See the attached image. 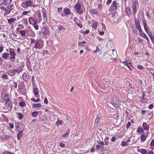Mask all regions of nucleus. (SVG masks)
Returning a JSON list of instances; mask_svg holds the SVG:
<instances>
[{"mask_svg":"<svg viewBox=\"0 0 154 154\" xmlns=\"http://www.w3.org/2000/svg\"><path fill=\"white\" fill-rule=\"evenodd\" d=\"M23 68L22 67L19 66L17 69H14L15 72H17L18 74L20 73L23 70Z\"/></svg>","mask_w":154,"mask_h":154,"instance_id":"nucleus-18","label":"nucleus"},{"mask_svg":"<svg viewBox=\"0 0 154 154\" xmlns=\"http://www.w3.org/2000/svg\"><path fill=\"white\" fill-rule=\"evenodd\" d=\"M63 11L66 15H69L70 13V11L69 9L66 7L64 8Z\"/></svg>","mask_w":154,"mask_h":154,"instance_id":"nucleus-19","label":"nucleus"},{"mask_svg":"<svg viewBox=\"0 0 154 154\" xmlns=\"http://www.w3.org/2000/svg\"><path fill=\"white\" fill-rule=\"evenodd\" d=\"M133 32L136 35H137L138 34V33L137 32V29L135 28L133 29Z\"/></svg>","mask_w":154,"mask_h":154,"instance_id":"nucleus-53","label":"nucleus"},{"mask_svg":"<svg viewBox=\"0 0 154 154\" xmlns=\"http://www.w3.org/2000/svg\"><path fill=\"white\" fill-rule=\"evenodd\" d=\"M40 122H44L45 121H47L48 120L47 117L46 115H43L40 117L39 118Z\"/></svg>","mask_w":154,"mask_h":154,"instance_id":"nucleus-9","label":"nucleus"},{"mask_svg":"<svg viewBox=\"0 0 154 154\" xmlns=\"http://www.w3.org/2000/svg\"><path fill=\"white\" fill-rule=\"evenodd\" d=\"M107 82L106 81V79H103L102 80V82H101V84L103 85L104 87H106L108 85L106 84Z\"/></svg>","mask_w":154,"mask_h":154,"instance_id":"nucleus-25","label":"nucleus"},{"mask_svg":"<svg viewBox=\"0 0 154 154\" xmlns=\"http://www.w3.org/2000/svg\"><path fill=\"white\" fill-rule=\"evenodd\" d=\"M20 124H21V125L24 126V125L21 123H19L17 122L15 123V130H17V131H20L19 128Z\"/></svg>","mask_w":154,"mask_h":154,"instance_id":"nucleus-15","label":"nucleus"},{"mask_svg":"<svg viewBox=\"0 0 154 154\" xmlns=\"http://www.w3.org/2000/svg\"><path fill=\"white\" fill-rule=\"evenodd\" d=\"M8 75L6 74H4L2 75V77L3 79H8Z\"/></svg>","mask_w":154,"mask_h":154,"instance_id":"nucleus-56","label":"nucleus"},{"mask_svg":"<svg viewBox=\"0 0 154 154\" xmlns=\"http://www.w3.org/2000/svg\"><path fill=\"white\" fill-rule=\"evenodd\" d=\"M22 76L24 82H27L28 81V77H27L28 75L25 72L23 73V74Z\"/></svg>","mask_w":154,"mask_h":154,"instance_id":"nucleus-12","label":"nucleus"},{"mask_svg":"<svg viewBox=\"0 0 154 154\" xmlns=\"http://www.w3.org/2000/svg\"><path fill=\"white\" fill-rule=\"evenodd\" d=\"M134 22L136 25V28L138 29L139 31L140 32H143L140 25L139 19H136L135 18L134 19Z\"/></svg>","mask_w":154,"mask_h":154,"instance_id":"nucleus-5","label":"nucleus"},{"mask_svg":"<svg viewBox=\"0 0 154 154\" xmlns=\"http://www.w3.org/2000/svg\"><path fill=\"white\" fill-rule=\"evenodd\" d=\"M103 151L104 152L102 154H106V153H108V152H109V151H111L110 149L109 148H108L107 149H105Z\"/></svg>","mask_w":154,"mask_h":154,"instance_id":"nucleus-45","label":"nucleus"},{"mask_svg":"<svg viewBox=\"0 0 154 154\" xmlns=\"http://www.w3.org/2000/svg\"><path fill=\"white\" fill-rule=\"evenodd\" d=\"M120 100L118 98L116 97L115 98H113V99L112 100V101L111 102L115 103H118V102Z\"/></svg>","mask_w":154,"mask_h":154,"instance_id":"nucleus-37","label":"nucleus"},{"mask_svg":"<svg viewBox=\"0 0 154 154\" xmlns=\"http://www.w3.org/2000/svg\"><path fill=\"white\" fill-rule=\"evenodd\" d=\"M76 9V12L79 14H82L83 13V11L81 8V5L79 3H77L74 6Z\"/></svg>","mask_w":154,"mask_h":154,"instance_id":"nucleus-2","label":"nucleus"},{"mask_svg":"<svg viewBox=\"0 0 154 154\" xmlns=\"http://www.w3.org/2000/svg\"><path fill=\"white\" fill-rule=\"evenodd\" d=\"M149 71L152 74L153 78L154 79V70L153 69H150L149 70Z\"/></svg>","mask_w":154,"mask_h":154,"instance_id":"nucleus-55","label":"nucleus"},{"mask_svg":"<svg viewBox=\"0 0 154 154\" xmlns=\"http://www.w3.org/2000/svg\"><path fill=\"white\" fill-rule=\"evenodd\" d=\"M22 4L27 7L29 6L30 7V5L31 4V2L30 1H27L26 2H23Z\"/></svg>","mask_w":154,"mask_h":154,"instance_id":"nucleus-20","label":"nucleus"},{"mask_svg":"<svg viewBox=\"0 0 154 154\" xmlns=\"http://www.w3.org/2000/svg\"><path fill=\"white\" fill-rule=\"evenodd\" d=\"M6 93L5 92L3 91V90H2L1 92V96L2 99L4 100V101H5L6 100V99H5L4 98V95H5V94H6Z\"/></svg>","mask_w":154,"mask_h":154,"instance_id":"nucleus-43","label":"nucleus"},{"mask_svg":"<svg viewBox=\"0 0 154 154\" xmlns=\"http://www.w3.org/2000/svg\"><path fill=\"white\" fill-rule=\"evenodd\" d=\"M42 11L43 14V17L44 20H46V21H47V16L46 13V11L45 9L44 8H42Z\"/></svg>","mask_w":154,"mask_h":154,"instance_id":"nucleus-8","label":"nucleus"},{"mask_svg":"<svg viewBox=\"0 0 154 154\" xmlns=\"http://www.w3.org/2000/svg\"><path fill=\"white\" fill-rule=\"evenodd\" d=\"M62 120H57L56 123V124L57 126H59L60 125H61L62 123Z\"/></svg>","mask_w":154,"mask_h":154,"instance_id":"nucleus-40","label":"nucleus"},{"mask_svg":"<svg viewBox=\"0 0 154 154\" xmlns=\"http://www.w3.org/2000/svg\"><path fill=\"white\" fill-rule=\"evenodd\" d=\"M142 127L145 131H148L149 129V126L147 124L146 122H143L142 124Z\"/></svg>","mask_w":154,"mask_h":154,"instance_id":"nucleus-13","label":"nucleus"},{"mask_svg":"<svg viewBox=\"0 0 154 154\" xmlns=\"http://www.w3.org/2000/svg\"><path fill=\"white\" fill-rule=\"evenodd\" d=\"M49 52L48 51L44 50L43 52H41V53L44 56L45 54L48 55V54Z\"/></svg>","mask_w":154,"mask_h":154,"instance_id":"nucleus-57","label":"nucleus"},{"mask_svg":"<svg viewBox=\"0 0 154 154\" xmlns=\"http://www.w3.org/2000/svg\"><path fill=\"white\" fill-rule=\"evenodd\" d=\"M142 22L144 29L147 28V24L146 20L144 19L142 20Z\"/></svg>","mask_w":154,"mask_h":154,"instance_id":"nucleus-38","label":"nucleus"},{"mask_svg":"<svg viewBox=\"0 0 154 154\" xmlns=\"http://www.w3.org/2000/svg\"><path fill=\"white\" fill-rule=\"evenodd\" d=\"M101 146L99 145H96V148L95 149V150L97 152H98L99 149Z\"/></svg>","mask_w":154,"mask_h":154,"instance_id":"nucleus-52","label":"nucleus"},{"mask_svg":"<svg viewBox=\"0 0 154 154\" xmlns=\"http://www.w3.org/2000/svg\"><path fill=\"white\" fill-rule=\"evenodd\" d=\"M146 33L148 34L149 38L152 36V33L149 31V29L147 28L144 29Z\"/></svg>","mask_w":154,"mask_h":154,"instance_id":"nucleus-29","label":"nucleus"},{"mask_svg":"<svg viewBox=\"0 0 154 154\" xmlns=\"http://www.w3.org/2000/svg\"><path fill=\"white\" fill-rule=\"evenodd\" d=\"M131 125V122H128L126 125L127 129H128Z\"/></svg>","mask_w":154,"mask_h":154,"instance_id":"nucleus-63","label":"nucleus"},{"mask_svg":"<svg viewBox=\"0 0 154 154\" xmlns=\"http://www.w3.org/2000/svg\"><path fill=\"white\" fill-rule=\"evenodd\" d=\"M14 9V8H12L11 9V10H8L6 9V10L5 11V12L4 13V15H5V14H9L11 12V10Z\"/></svg>","mask_w":154,"mask_h":154,"instance_id":"nucleus-46","label":"nucleus"},{"mask_svg":"<svg viewBox=\"0 0 154 154\" xmlns=\"http://www.w3.org/2000/svg\"><path fill=\"white\" fill-rule=\"evenodd\" d=\"M58 30L60 31L62 29L65 30V28L63 25H60L58 26Z\"/></svg>","mask_w":154,"mask_h":154,"instance_id":"nucleus-42","label":"nucleus"},{"mask_svg":"<svg viewBox=\"0 0 154 154\" xmlns=\"http://www.w3.org/2000/svg\"><path fill=\"white\" fill-rule=\"evenodd\" d=\"M97 25H98V23L97 22L96 23H93L92 26L93 28L96 29L97 27Z\"/></svg>","mask_w":154,"mask_h":154,"instance_id":"nucleus-47","label":"nucleus"},{"mask_svg":"<svg viewBox=\"0 0 154 154\" xmlns=\"http://www.w3.org/2000/svg\"><path fill=\"white\" fill-rule=\"evenodd\" d=\"M9 54L4 53L2 56V57L5 59H7L8 57L9 56Z\"/></svg>","mask_w":154,"mask_h":154,"instance_id":"nucleus-31","label":"nucleus"},{"mask_svg":"<svg viewBox=\"0 0 154 154\" xmlns=\"http://www.w3.org/2000/svg\"><path fill=\"white\" fill-rule=\"evenodd\" d=\"M117 103H118L111 102V103L116 108H118L119 106V105Z\"/></svg>","mask_w":154,"mask_h":154,"instance_id":"nucleus-41","label":"nucleus"},{"mask_svg":"<svg viewBox=\"0 0 154 154\" xmlns=\"http://www.w3.org/2000/svg\"><path fill=\"white\" fill-rule=\"evenodd\" d=\"M16 20V19L15 18H11L8 19V22L9 23L11 24V23L14 22Z\"/></svg>","mask_w":154,"mask_h":154,"instance_id":"nucleus-27","label":"nucleus"},{"mask_svg":"<svg viewBox=\"0 0 154 154\" xmlns=\"http://www.w3.org/2000/svg\"><path fill=\"white\" fill-rule=\"evenodd\" d=\"M42 107V106L41 103H38L37 104L34 103L32 104V107L33 108Z\"/></svg>","mask_w":154,"mask_h":154,"instance_id":"nucleus-22","label":"nucleus"},{"mask_svg":"<svg viewBox=\"0 0 154 154\" xmlns=\"http://www.w3.org/2000/svg\"><path fill=\"white\" fill-rule=\"evenodd\" d=\"M47 44L49 46H51L54 44L53 42L50 39L48 41H47Z\"/></svg>","mask_w":154,"mask_h":154,"instance_id":"nucleus-33","label":"nucleus"},{"mask_svg":"<svg viewBox=\"0 0 154 154\" xmlns=\"http://www.w3.org/2000/svg\"><path fill=\"white\" fill-rule=\"evenodd\" d=\"M143 12H139L137 15V17L138 18H141V17L143 15Z\"/></svg>","mask_w":154,"mask_h":154,"instance_id":"nucleus-51","label":"nucleus"},{"mask_svg":"<svg viewBox=\"0 0 154 154\" xmlns=\"http://www.w3.org/2000/svg\"><path fill=\"white\" fill-rule=\"evenodd\" d=\"M19 132L18 133L17 137V139L18 140H20L21 138L23 136V131H18Z\"/></svg>","mask_w":154,"mask_h":154,"instance_id":"nucleus-14","label":"nucleus"},{"mask_svg":"<svg viewBox=\"0 0 154 154\" xmlns=\"http://www.w3.org/2000/svg\"><path fill=\"white\" fill-rule=\"evenodd\" d=\"M137 132L138 133L144 134L143 129L140 127H138L137 130Z\"/></svg>","mask_w":154,"mask_h":154,"instance_id":"nucleus-24","label":"nucleus"},{"mask_svg":"<svg viewBox=\"0 0 154 154\" xmlns=\"http://www.w3.org/2000/svg\"><path fill=\"white\" fill-rule=\"evenodd\" d=\"M44 31L42 32V35L45 36H50V28L47 26L43 27Z\"/></svg>","mask_w":154,"mask_h":154,"instance_id":"nucleus-3","label":"nucleus"},{"mask_svg":"<svg viewBox=\"0 0 154 154\" xmlns=\"http://www.w3.org/2000/svg\"><path fill=\"white\" fill-rule=\"evenodd\" d=\"M32 25L36 30H37L38 29V26L37 24H33Z\"/></svg>","mask_w":154,"mask_h":154,"instance_id":"nucleus-59","label":"nucleus"},{"mask_svg":"<svg viewBox=\"0 0 154 154\" xmlns=\"http://www.w3.org/2000/svg\"><path fill=\"white\" fill-rule=\"evenodd\" d=\"M7 73L8 74L11 76H14L15 74L14 69L9 70L8 71Z\"/></svg>","mask_w":154,"mask_h":154,"instance_id":"nucleus-23","label":"nucleus"},{"mask_svg":"<svg viewBox=\"0 0 154 154\" xmlns=\"http://www.w3.org/2000/svg\"><path fill=\"white\" fill-rule=\"evenodd\" d=\"M12 138V136L11 135H4V138H3L2 139H5V140L6 139H11Z\"/></svg>","mask_w":154,"mask_h":154,"instance_id":"nucleus-28","label":"nucleus"},{"mask_svg":"<svg viewBox=\"0 0 154 154\" xmlns=\"http://www.w3.org/2000/svg\"><path fill=\"white\" fill-rule=\"evenodd\" d=\"M42 112L41 111H34L32 112V117H35L37 116L39 114V113H40V114H41Z\"/></svg>","mask_w":154,"mask_h":154,"instance_id":"nucleus-21","label":"nucleus"},{"mask_svg":"<svg viewBox=\"0 0 154 154\" xmlns=\"http://www.w3.org/2000/svg\"><path fill=\"white\" fill-rule=\"evenodd\" d=\"M140 101L141 103H146L148 99L146 98H143V99H141V98H140Z\"/></svg>","mask_w":154,"mask_h":154,"instance_id":"nucleus-34","label":"nucleus"},{"mask_svg":"<svg viewBox=\"0 0 154 154\" xmlns=\"http://www.w3.org/2000/svg\"><path fill=\"white\" fill-rule=\"evenodd\" d=\"M121 146L122 147L127 146L128 145V144L127 143L126 141H122Z\"/></svg>","mask_w":154,"mask_h":154,"instance_id":"nucleus-36","label":"nucleus"},{"mask_svg":"<svg viewBox=\"0 0 154 154\" xmlns=\"http://www.w3.org/2000/svg\"><path fill=\"white\" fill-rule=\"evenodd\" d=\"M10 54L11 56L10 59L11 61H13L12 60H14L15 59L16 54L14 51V49L10 48Z\"/></svg>","mask_w":154,"mask_h":154,"instance_id":"nucleus-6","label":"nucleus"},{"mask_svg":"<svg viewBox=\"0 0 154 154\" xmlns=\"http://www.w3.org/2000/svg\"><path fill=\"white\" fill-rule=\"evenodd\" d=\"M23 24L25 26H27L28 25V20L26 18L23 19Z\"/></svg>","mask_w":154,"mask_h":154,"instance_id":"nucleus-49","label":"nucleus"},{"mask_svg":"<svg viewBox=\"0 0 154 154\" xmlns=\"http://www.w3.org/2000/svg\"><path fill=\"white\" fill-rule=\"evenodd\" d=\"M150 38L152 41V43L154 45V36H152L151 37H150Z\"/></svg>","mask_w":154,"mask_h":154,"instance_id":"nucleus-64","label":"nucleus"},{"mask_svg":"<svg viewBox=\"0 0 154 154\" xmlns=\"http://www.w3.org/2000/svg\"><path fill=\"white\" fill-rule=\"evenodd\" d=\"M43 47L41 41L40 40H36L34 48L41 49Z\"/></svg>","mask_w":154,"mask_h":154,"instance_id":"nucleus-4","label":"nucleus"},{"mask_svg":"<svg viewBox=\"0 0 154 154\" xmlns=\"http://www.w3.org/2000/svg\"><path fill=\"white\" fill-rule=\"evenodd\" d=\"M6 106L8 109L9 108L11 110L12 107V103L11 101L10 100L9 98H8L6 100L5 103Z\"/></svg>","mask_w":154,"mask_h":154,"instance_id":"nucleus-7","label":"nucleus"},{"mask_svg":"<svg viewBox=\"0 0 154 154\" xmlns=\"http://www.w3.org/2000/svg\"><path fill=\"white\" fill-rule=\"evenodd\" d=\"M138 8V3L137 1H134L133 2L132 5V8L133 10V15H135Z\"/></svg>","mask_w":154,"mask_h":154,"instance_id":"nucleus-1","label":"nucleus"},{"mask_svg":"<svg viewBox=\"0 0 154 154\" xmlns=\"http://www.w3.org/2000/svg\"><path fill=\"white\" fill-rule=\"evenodd\" d=\"M19 105L22 107H23L26 106V103L23 101H21L19 103Z\"/></svg>","mask_w":154,"mask_h":154,"instance_id":"nucleus-39","label":"nucleus"},{"mask_svg":"<svg viewBox=\"0 0 154 154\" xmlns=\"http://www.w3.org/2000/svg\"><path fill=\"white\" fill-rule=\"evenodd\" d=\"M30 11H23V13H22V15H25L27 14L28 13H30Z\"/></svg>","mask_w":154,"mask_h":154,"instance_id":"nucleus-58","label":"nucleus"},{"mask_svg":"<svg viewBox=\"0 0 154 154\" xmlns=\"http://www.w3.org/2000/svg\"><path fill=\"white\" fill-rule=\"evenodd\" d=\"M125 11L128 15L129 16L131 14V9L129 7H128L126 8Z\"/></svg>","mask_w":154,"mask_h":154,"instance_id":"nucleus-26","label":"nucleus"},{"mask_svg":"<svg viewBox=\"0 0 154 154\" xmlns=\"http://www.w3.org/2000/svg\"><path fill=\"white\" fill-rule=\"evenodd\" d=\"M137 38L138 41V42L141 43L143 41V40L142 39H141L140 37H137Z\"/></svg>","mask_w":154,"mask_h":154,"instance_id":"nucleus-60","label":"nucleus"},{"mask_svg":"<svg viewBox=\"0 0 154 154\" xmlns=\"http://www.w3.org/2000/svg\"><path fill=\"white\" fill-rule=\"evenodd\" d=\"M117 4V3L115 1H113L112 2V6L114 7V6H116Z\"/></svg>","mask_w":154,"mask_h":154,"instance_id":"nucleus-62","label":"nucleus"},{"mask_svg":"<svg viewBox=\"0 0 154 154\" xmlns=\"http://www.w3.org/2000/svg\"><path fill=\"white\" fill-rule=\"evenodd\" d=\"M91 13L93 14H97V10L96 9H94L93 10H91L90 11Z\"/></svg>","mask_w":154,"mask_h":154,"instance_id":"nucleus-50","label":"nucleus"},{"mask_svg":"<svg viewBox=\"0 0 154 154\" xmlns=\"http://www.w3.org/2000/svg\"><path fill=\"white\" fill-rule=\"evenodd\" d=\"M17 114L18 115V118L20 120H21L24 117L23 115L20 112H17Z\"/></svg>","mask_w":154,"mask_h":154,"instance_id":"nucleus-30","label":"nucleus"},{"mask_svg":"<svg viewBox=\"0 0 154 154\" xmlns=\"http://www.w3.org/2000/svg\"><path fill=\"white\" fill-rule=\"evenodd\" d=\"M140 35L143 37V38L146 39V40L148 41V42H149V39L147 35L145 34L144 33H142L140 32Z\"/></svg>","mask_w":154,"mask_h":154,"instance_id":"nucleus-17","label":"nucleus"},{"mask_svg":"<svg viewBox=\"0 0 154 154\" xmlns=\"http://www.w3.org/2000/svg\"><path fill=\"white\" fill-rule=\"evenodd\" d=\"M31 100L32 101L36 103L39 102L40 100V98H37L36 99H35L34 98H32Z\"/></svg>","mask_w":154,"mask_h":154,"instance_id":"nucleus-44","label":"nucleus"},{"mask_svg":"<svg viewBox=\"0 0 154 154\" xmlns=\"http://www.w3.org/2000/svg\"><path fill=\"white\" fill-rule=\"evenodd\" d=\"M8 0H4L1 3V4L5 6L7 5Z\"/></svg>","mask_w":154,"mask_h":154,"instance_id":"nucleus-48","label":"nucleus"},{"mask_svg":"<svg viewBox=\"0 0 154 154\" xmlns=\"http://www.w3.org/2000/svg\"><path fill=\"white\" fill-rule=\"evenodd\" d=\"M33 93L34 95L37 97H39V92L38 90V88H34L33 89Z\"/></svg>","mask_w":154,"mask_h":154,"instance_id":"nucleus-10","label":"nucleus"},{"mask_svg":"<svg viewBox=\"0 0 154 154\" xmlns=\"http://www.w3.org/2000/svg\"><path fill=\"white\" fill-rule=\"evenodd\" d=\"M81 21L80 20H79V21H78L76 23V24L78 26H79L80 28H82V27L83 26L81 24Z\"/></svg>","mask_w":154,"mask_h":154,"instance_id":"nucleus-32","label":"nucleus"},{"mask_svg":"<svg viewBox=\"0 0 154 154\" xmlns=\"http://www.w3.org/2000/svg\"><path fill=\"white\" fill-rule=\"evenodd\" d=\"M4 48V47L2 46V44H1L0 46V53L3 51Z\"/></svg>","mask_w":154,"mask_h":154,"instance_id":"nucleus-61","label":"nucleus"},{"mask_svg":"<svg viewBox=\"0 0 154 154\" xmlns=\"http://www.w3.org/2000/svg\"><path fill=\"white\" fill-rule=\"evenodd\" d=\"M20 34L21 35L22 37H26L25 34V31L24 30H20L19 32Z\"/></svg>","mask_w":154,"mask_h":154,"instance_id":"nucleus-35","label":"nucleus"},{"mask_svg":"<svg viewBox=\"0 0 154 154\" xmlns=\"http://www.w3.org/2000/svg\"><path fill=\"white\" fill-rule=\"evenodd\" d=\"M139 147V146L137 147V151L140 152L142 154H147V151L146 149L143 148L139 149H138Z\"/></svg>","mask_w":154,"mask_h":154,"instance_id":"nucleus-11","label":"nucleus"},{"mask_svg":"<svg viewBox=\"0 0 154 154\" xmlns=\"http://www.w3.org/2000/svg\"><path fill=\"white\" fill-rule=\"evenodd\" d=\"M100 119H95V122H94V125H95L97 126L98 125V122L99 121Z\"/></svg>","mask_w":154,"mask_h":154,"instance_id":"nucleus-54","label":"nucleus"},{"mask_svg":"<svg viewBox=\"0 0 154 154\" xmlns=\"http://www.w3.org/2000/svg\"><path fill=\"white\" fill-rule=\"evenodd\" d=\"M148 137V134H147L146 135L143 134L140 136V139L142 142H143L145 141Z\"/></svg>","mask_w":154,"mask_h":154,"instance_id":"nucleus-16","label":"nucleus"}]
</instances>
